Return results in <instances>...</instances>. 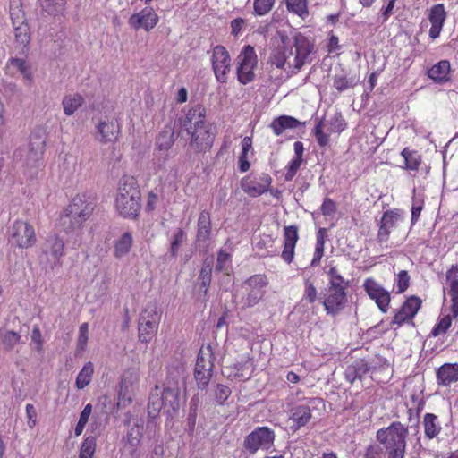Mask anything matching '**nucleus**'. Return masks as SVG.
Listing matches in <instances>:
<instances>
[{
    "mask_svg": "<svg viewBox=\"0 0 458 458\" xmlns=\"http://www.w3.org/2000/svg\"><path fill=\"white\" fill-rule=\"evenodd\" d=\"M313 50V42L301 33L294 35L293 42L285 35H280V41L273 47L268 63L278 69L295 73L305 64L311 62Z\"/></svg>",
    "mask_w": 458,
    "mask_h": 458,
    "instance_id": "obj_1",
    "label": "nucleus"
},
{
    "mask_svg": "<svg viewBox=\"0 0 458 458\" xmlns=\"http://www.w3.org/2000/svg\"><path fill=\"white\" fill-rule=\"evenodd\" d=\"M185 378V368L182 361L175 360L167 368V379L163 390L156 386L151 390L148 401V413L157 414L163 407L175 411L179 408L181 386Z\"/></svg>",
    "mask_w": 458,
    "mask_h": 458,
    "instance_id": "obj_2",
    "label": "nucleus"
},
{
    "mask_svg": "<svg viewBox=\"0 0 458 458\" xmlns=\"http://www.w3.org/2000/svg\"><path fill=\"white\" fill-rule=\"evenodd\" d=\"M183 127L191 137L189 145L196 152H206L213 145L216 129V126L206 121V109L197 105L186 114Z\"/></svg>",
    "mask_w": 458,
    "mask_h": 458,
    "instance_id": "obj_3",
    "label": "nucleus"
},
{
    "mask_svg": "<svg viewBox=\"0 0 458 458\" xmlns=\"http://www.w3.org/2000/svg\"><path fill=\"white\" fill-rule=\"evenodd\" d=\"M140 191L137 180L131 175H123L118 182L115 208L123 217L134 218L140 210Z\"/></svg>",
    "mask_w": 458,
    "mask_h": 458,
    "instance_id": "obj_4",
    "label": "nucleus"
},
{
    "mask_svg": "<svg viewBox=\"0 0 458 458\" xmlns=\"http://www.w3.org/2000/svg\"><path fill=\"white\" fill-rule=\"evenodd\" d=\"M407 437L408 428L400 421H394L377 432V439L383 445L386 458L404 457Z\"/></svg>",
    "mask_w": 458,
    "mask_h": 458,
    "instance_id": "obj_5",
    "label": "nucleus"
},
{
    "mask_svg": "<svg viewBox=\"0 0 458 458\" xmlns=\"http://www.w3.org/2000/svg\"><path fill=\"white\" fill-rule=\"evenodd\" d=\"M93 209V203L86 195H76L64 210L61 216V224L65 230L80 228L90 216Z\"/></svg>",
    "mask_w": 458,
    "mask_h": 458,
    "instance_id": "obj_6",
    "label": "nucleus"
},
{
    "mask_svg": "<svg viewBox=\"0 0 458 458\" xmlns=\"http://www.w3.org/2000/svg\"><path fill=\"white\" fill-rule=\"evenodd\" d=\"M258 56L250 45L244 46L236 57V74L238 81L246 85L255 78Z\"/></svg>",
    "mask_w": 458,
    "mask_h": 458,
    "instance_id": "obj_7",
    "label": "nucleus"
},
{
    "mask_svg": "<svg viewBox=\"0 0 458 458\" xmlns=\"http://www.w3.org/2000/svg\"><path fill=\"white\" fill-rule=\"evenodd\" d=\"M9 242L18 249H30L37 242L35 228L29 222L16 220L9 228Z\"/></svg>",
    "mask_w": 458,
    "mask_h": 458,
    "instance_id": "obj_8",
    "label": "nucleus"
},
{
    "mask_svg": "<svg viewBox=\"0 0 458 458\" xmlns=\"http://www.w3.org/2000/svg\"><path fill=\"white\" fill-rule=\"evenodd\" d=\"M161 313L156 304H148L139 318V340L148 343L157 332Z\"/></svg>",
    "mask_w": 458,
    "mask_h": 458,
    "instance_id": "obj_9",
    "label": "nucleus"
},
{
    "mask_svg": "<svg viewBox=\"0 0 458 458\" xmlns=\"http://www.w3.org/2000/svg\"><path fill=\"white\" fill-rule=\"evenodd\" d=\"M45 145V131L42 129L35 130L30 137V153L26 160V165L30 168V176L37 174L38 169L42 166Z\"/></svg>",
    "mask_w": 458,
    "mask_h": 458,
    "instance_id": "obj_10",
    "label": "nucleus"
},
{
    "mask_svg": "<svg viewBox=\"0 0 458 458\" xmlns=\"http://www.w3.org/2000/svg\"><path fill=\"white\" fill-rule=\"evenodd\" d=\"M210 63L214 75L220 83H225L232 67V59L227 49L222 45L212 48Z\"/></svg>",
    "mask_w": 458,
    "mask_h": 458,
    "instance_id": "obj_11",
    "label": "nucleus"
},
{
    "mask_svg": "<svg viewBox=\"0 0 458 458\" xmlns=\"http://www.w3.org/2000/svg\"><path fill=\"white\" fill-rule=\"evenodd\" d=\"M64 255V242L57 234H50L42 246L40 262L54 268L60 264L61 258Z\"/></svg>",
    "mask_w": 458,
    "mask_h": 458,
    "instance_id": "obj_12",
    "label": "nucleus"
},
{
    "mask_svg": "<svg viewBox=\"0 0 458 458\" xmlns=\"http://www.w3.org/2000/svg\"><path fill=\"white\" fill-rule=\"evenodd\" d=\"M128 429L123 437V446L120 452L123 456L130 458H140L139 446L143 435V426L138 421L131 425L130 420L127 423Z\"/></svg>",
    "mask_w": 458,
    "mask_h": 458,
    "instance_id": "obj_13",
    "label": "nucleus"
},
{
    "mask_svg": "<svg viewBox=\"0 0 458 458\" xmlns=\"http://www.w3.org/2000/svg\"><path fill=\"white\" fill-rule=\"evenodd\" d=\"M275 433L268 427H258L244 441V445L250 453H255L259 449L267 450L274 443Z\"/></svg>",
    "mask_w": 458,
    "mask_h": 458,
    "instance_id": "obj_14",
    "label": "nucleus"
},
{
    "mask_svg": "<svg viewBox=\"0 0 458 458\" xmlns=\"http://www.w3.org/2000/svg\"><path fill=\"white\" fill-rule=\"evenodd\" d=\"M140 380V372L137 369H129L124 371L120 382L118 393L119 407H126L132 401L135 388Z\"/></svg>",
    "mask_w": 458,
    "mask_h": 458,
    "instance_id": "obj_15",
    "label": "nucleus"
},
{
    "mask_svg": "<svg viewBox=\"0 0 458 458\" xmlns=\"http://www.w3.org/2000/svg\"><path fill=\"white\" fill-rule=\"evenodd\" d=\"M272 178L268 174H250L241 181L242 190L250 197H259L269 190Z\"/></svg>",
    "mask_w": 458,
    "mask_h": 458,
    "instance_id": "obj_16",
    "label": "nucleus"
},
{
    "mask_svg": "<svg viewBox=\"0 0 458 458\" xmlns=\"http://www.w3.org/2000/svg\"><path fill=\"white\" fill-rule=\"evenodd\" d=\"M404 221V213L398 209L394 208L386 211L380 220L379 229L377 233V241L379 243H384L388 241L389 235L393 229L396 228L400 223Z\"/></svg>",
    "mask_w": 458,
    "mask_h": 458,
    "instance_id": "obj_17",
    "label": "nucleus"
},
{
    "mask_svg": "<svg viewBox=\"0 0 458 458\" xmlns=\"http://www.w3.org/2000/svg\"><path fill=\"white\" fill-rule=\"evenodd\" d=\"M363 287L369 298L375 301L378 309L386 313L390 304V293L379 283L373 278H367Z\"/></svg>",
    "mask_w": 458,
    "mask_h": 458,
    "instance_id": "obj_18",
    "label": "nucleus"
},
{
    "mask_svg": "<svg viewBox=\"0 0 458 458\" xmlns=\"http://www.w3.org/2000/svg\"><path fill=\"white\" fill-rule=\"evenodd\" d=\"M159 18L155 10L150 6H146L139 13H133L128 20V24L135 30L143 29L150 31L158 23Z\"/></svg>",
    "mask_w": 458,
    "mask_h": 458,
    "instance_id": "obj_19",
    "label": "nucleus"
},
{
    "mask_svg": "<svg viewBox=\"0 0 458 458\" xmlns=\"http://www.w3.org/2000/svg\"><path fill=\"white\" fill-rule=\"evenodd\" d=\"M267 284V279L265 275L258 274L250 276L245 282L247 295L244 300V304L248 307H253L263 297V288Z\"/></svg>",
    "mask_w": 458,
    "mask_h": 458,
    "instance_id": "obj_20",
    "label": "nucleus"
},
{
    "mask_svg": "<svg viewBox=\"0 0 458 458\" xmlns=\"http://www.w3.org/2000/svg\"><path fill=\"white\" fill-rule=\"evenodd\" d=\"M316 399L310 398L305 403L294 406L290 411L289 423L291 429L295 432L305 426L311 419V406Z\"/></svg>",
    "mask_w": 458,
    "mask_h": 458,
    "instance_id": "obj_21",
    "label": "nucleus"
},
{
    "mask_svg": "<svg viewBox=\"0 0 458 458\" xmlns=\"http://www.w3.org/2000/svg\"><path fill=\"white\" fill-rule=\"evenodd\" d=\"M346 301L345 289L327 288L323 305L327 314L335 316L344 308Z\"/></svg>",
    "mask_w": 458,
    "mask_h": 458,
    "instance_id": "obj_22",
    "label": "nucleus"
},
{
    "mask_svg": "<svg viewBox=\"0 0 458 458\" xmlns=\"http://www.w3.org/2000/svg\"><path fill=\"white\" fill-rule=\"evenodd\" d=\"M421 306V300L416 296L408 298L402 307L395 312L393 324L401 326L409 319H411Z\"/></svg>",
    "mask_w": 458,
    "mask_h": 458,
    "instance_id": "obj_23",
    "label": "nucleus"
},
{
    "mask_svg": "<svg viewBox=\"0 0 458 458\" xmlns=\"http://www.w3.org/2000/svg\"><path fill=\"white\" fill-rule=\"evenodd\" d=\"M446 18V13L445 10V6L442 4H437L433 5L428 13V20L431 23V27L429 29V37L432 39H436L439 37L445 21Z\"/></svg>",
    "mask_w": 458,
    "mask_h": 458,
    "instance_id": "obj_24",
    "label": "nucleus"
},
{
    "mask_svg": "<svg viewBox=\"0 0 458 458\" xmlns=\"http://www.w3.org/2000/svg\"><path fill=\"white\" fill-rule=\"evenodd\" d=\"M96 127L98 131L97 139L102 143L115 140L120 132L119 123L114 119L100 121Z\"/></svg>",
    "mask_w": 458,
    "mask_h": 458,
    "instance_id": "obj_25",
    "label": "nucleus"
},
{
    "mask_svg": "<svg viewBox=\"0 0 458 458\" xmlns=\"http://www.w3.org/2000/svg\"><path fill=\"white\" fill-rule=\"evenodd\" d=\"M299 239L298 229L294 225L286 226L284 233V250L282 251V259L290 264L294 257V249Z\"/></svg>",
    "mask_w": 458,
    "mask_h": 458,
    "instance_id": "obj_26",
    "label": "nucleus"
},
{
    "mask_svg": "<svg viewBox=\"0 0 458 458\" xmlns=\"http://www.w3.org/2000/svg\"><path fill=\"white\" fill-rule=\"evenodd\" d=\"M211 233L210 215L208 211L200 212L198 219L197 242L203 248L208 247V242Z\"/></svg>",
    "mask_w": 458,
    "mask_h": 458,
    "instance_id": "obj_27",
    "label": "nucleus"
},
{
    "mask_svg": "<svg viewBox=\"0 0 458 458\" xmlns=\"http://www.w3.org/2000/svg\"><path fill=\"white\" fill-rule=\"evenodd\" d=\"M437 382L444 386L458 382V363H445L439 367L437 370Z\"/></svg>",
    "mask_w": 458,
    "mask_h": 458,
    "instance_id": "obj_28",
    "label": "nucleus"
},
{
    "mask_svg": "<svg viewBox=\"0 0 458 458\" xmlns=\"http://www.w3.org/2000/svg\"><path fill=\"white\" fill-rule=\"evenodd\" d=\"M451 64L448 60H441L435 64L427 72L429 79L437 83H445L451 80Z\"/></svg>",
    "mask_w": 458,
    "mask_h": 458,
    "instance_id": "obj_29",
    "label": "nucleus"
},
{
    "mask_svg": "<svg viewBox=\"0 0 458 458\" xmlns=\"http://www.w3.org/2000/svg\"><path fill=\"white\" fill-rule=\"evenodd\" d=\"M370 369L369 364L363 359L354 360L345 369V378L350 383H354L356 380H361Z\"/></svg>",
    "mask_w": 458,
    "mask_h": 458,
    "instance_id": "obj_30",
    "label": "nucleus"
},
{
    "mask_svg": "<svg viewBox=\"0 0 458 458\" xmlns=\"http://www.w3.org/2000/svg\"><path fill=\"white\" fill-rule=\"evenodd\" d=\"M458 267L452 266L446 272V279L450 281V291L452 306L451 310L454 318L458 317Z\"/></svg>",
    "mask_w": 458,
    "mask_h": 458,
    "instance_id": "obj_31",
    "label": "nucleus"
},
{
    "mask_svg": "<svg viewBox=\"0 0 458 458\" xmlns=\"http://www.w3.org/2000/svg\"><path fill=\"white\" fill-rule=\"evenodd\" d=\"M301 125L300 121L293 116L281 115L275 118L270 123V128L276 136L282 135L288 129H295Z\"/></svg>",
    "mask_w": 458,
    "mask_h": 458,
    "instance_id": "obj_32",
    "label": "nucleus"
},
{
    "mask_svg": "<svg viewBox=\"0 0 458 458\" xmlns=\"http://www.w3.org/2000/svg\"><path fill=\"white\" fill-rule=\"evenodd\" d=\"M84 104L83 97L79 93H70L64 97L62 106L67 116L72 115Z\"/></svg>",
    "mask_w": 458,
    "mask_h": 458,
    "instance_id": "obj_33",
    "label": "nucleus"
},
{
    "mask_svg": "<svg viewBox=\"0 0 458 458\" xmlns=\"http://www.w3.org/2000/svg\"><path fill=\"white\" fill-rule=\"evenodd\" d=\"M195 370H213V352L209 345L200 348L197 357Z\"/></svg>",
    "mask_w": 458,
    "mask_h": 458,
    "instance_id": "obj_34",
    "label": "nucleus"
},
{
    "mask_svg": "<svg viewBox=\"0 0 458 458\" xmlns=\"http://www.w3.org/2000/svg\"><path fill=\"white\" fill-rule=\"evenodd\" d=\"M423 427L426 437L435 438L442 429L438 417L433 413H426L423 417Z\"/></svg>",
    "mask_w": 458,
    "mask_h": 458,
    "instance_id": "obj_35",
    "label": "nucleus"
},
{
    "mask_svg": "<svg viewBox=\"0 0 458 458\" xmlns=\"http://www.w3.org/2000/svg\"><path fill=\"white\" fill-rule=\"evenodd\" d=\"M133 238L130 232L123 233L114 242V255L117 259H121L127 255L132 246Z\"/></svg>",
    "mask_w": 458,
    "mask_h": 458,
    "instance_id": "obj_36",
    "label": "nucleus"
},
{
    "mask_svg": "<svg viewBox=\"0 0 458 458\" xmlns=\"http://www.w3.org/2000/svg\"><path fill=\"white\" fill-rule=\"evenodd\" d=\"M8 64L15 68L22 75L25 81L29 82L33 81L31 65L26 59L12 57L8 60Z\"/></svg>",
    "mask_w": 458,
    "mask_h": 458,
    "instance_id": "obj_37",
    "label": "nucleus"
},
{
    "mask_svg": "<svg viewBox=\"0 0 458 458\" xmlns=\"http://www.w3.org/2000/svg\"><path fill=\"white\" fill-rule=\"evenodd\" d=\"M174 142V132L172 127L165 126L157 139L158 151H168Z\"/></svg>",
    "mask_w": 458,
    "mask_h": 458,
    "instance_id": "obj_38",
    "label": "nucleus"
},
{
    "mask_svg": "<svg viewBox=\"0 0 458 458\" xmlns=\"http://www.w3.org/2000/svg\"><path fill=\"white\" fill-rule=\"evenodd\" d=\"M93 373V363L90 361L85 363L82 369L80 370L79 374L77 375L75 381L76 387L81 390L89 386L92 380Z\"/></svg>",
    "mask_w": 458,
    "mask_h": 458,
    "instance_id": "obj_39",
    "label": "nucleus"
},
{
    "mask_svg": "<svg viewBox=\"0 0 458 458\" xmlns=\"http://www.w3.org/2000/svg\"><path fill=\"white\" fill-rule=\"evenodd\" d=\"M424 207V195L420 191L413 190L412 205H411V225H415L420 218V213Z\"/></svg>",
    "mask_w": 458,
    "mask_h": 458,
    "instance_id": "obj_40",
    "label": "nucleus"
},
{
    "mask_svg": "<svg viewBox=\"0 0 458 458\" xmlns=\"http://www.w3.org/2000/svg\"><path fill=\"white\" fill-rule=\"evenodd\" d=\"M356 84V79L345 73L335 74L334 77L333 86L339 92L353 88Z\"/></svg>",
    "mask_w": 458,
    "mask_h": 458,
    "instance_id": "obj_41",
    "label": "nucleus"
},
{
    "mask_svg": "<svg viewBox=\"0 0 458 458\" xmlns=\"http://www.w3.org/2000/svg\"><path fill=\"white\" fill-rule=\"evenodd\" d=\"M402 157L404 159V168L411 171H416L420 164V157L416 151L405 148L402 151Z\"/></svg>",
    "mask_w": 458,
    "mask_h": 458,
    "instance_id": "obj_42",
    "label": "nucleus"
},
{
    "mask_svg": "<svg viewBox=\"0 0 458 458\" xmlns=\"http://www.w3.org/2000/svg\"><path fill=\"white\" fill-rule=\"evenodd\" d=\"M21 0H10V18L13 25L25 22L24 12Z\"/></svg>",
    "mask_w": 458,
    "mask_h": 458,
    "instance_id": "obj_43",
    "label": "nucleus"
},
{
    "mask_svg": "<svg viewBox=\"0 0 458 458\" xmlns=\"http://www.w3.org/2000/svg\"><path fill=\"white\" fill-rule=\"evenodd\" d=\"M16 42L22 47H27L30 41L29 27L25 22L13 25Z\"/></svg>",
    "mask_w": 458,
    "mask_h": 458,
    "instance_id": "obj_44",
    "label": "nucleus"
},
{
    "mask_svg": "<svg viewBox=\"0 0 458 458\" xmlns=\"http://www.w3.org/2000/svg\"><path fill=\"white\" fill-rule=\"evenodd\" d=\"M288 11L301 18L308 16L307 0H285Z\"/></svg>",
    "mask_w": 458,
    "mask_h": 458,
    "instance_id": "obj_45",
    "label": "nucleus"
},
{
    "mask_svg": "<svg viewBox=\"0 0 458 458\" xmlns=\"http://www.w3.org/2000/svg\"><path fill=\"white\" fill-rule=\"evenodd\" d=\"M326 49L329 56H338L341 54L343 46L340 44L339 38L333 32H330L327 36L326 42Z\"/></svg>",
    "mask_w": 458,
    "mask_h": 458,
    "instance_id": "obj_46",
    "label": "nucleus"
},
{
    "mask_svg": "<svg viewBox=\"0 0 458 458\" xmlns=\"http://www.w3.org/2000/svg\"><path fill=\"white\" fill-rule=\"evenodd\" d=\"M327 124V131L328 132H335L340 133L343 131L345 128V122L343 118L342 114L339 113H336L334 114L333 117H331L327 121H324Z\"/></svg>",
    "mask_w": 458,
    "mask_h": 458,
    "instance_id": "obj_47",
    "label": "nucleus"
},
{
    "mask_svg": "<svg viewBox=\"0 0 458 458\" xmlns=\"http://www.w3.org/2000/svg\"><path fill=\"white\" fill-rule=\"evenodd\" d=\"M326 126V123L320 121L319 123H318V124L315 126L313 130L316 140L320 147H325L328 144L329 135L332 133L327 131Z\"/></svg>",
    "mask_w": 458,
    "mask_h": 458,
    "instance_id": "obj_48",
    "label": "nucleus"
},
{
    "mask_svg": "<svg viewBox=\"0 0 458 458\" xmlns=\"http://www.w3.org/2000/svg\"><path fill=\"white\" fill-rule=\"evenodd\" d=\"M96 445L97 441L95 437H86L81 445L79 458H93Z\"/></svg>",
    "mask_w": 458,
    "mask_h": 458,
    "instance_id": "obj_49",
    "label": "nucleus"
},
{
    "mask_svg": "<svg viewBox=\"0 0 458 458\" xmlns=\"http://www.w3.org/2000/svg\"><path fill=\"white\" fill-rule=\"evenodd\" d=\"M318 297V291L310 278L304 279V291L302 294V301L310 304L315 302Z\"/></svg>",
    "mask_w": 458,
    "mask_h": 458,
    "instance_id": "obj_50",
    "label": "nucleus"
},
{
    "mask_svg": "<svg viewBox=\"0 0 458 458\" xmlns=\"http://www.w3.org/2000/svg\"><path fill=\"white\" fill-rule=\"evenodd\" d=\"M276 0H254L253 13L257 16L267 14L274 7Z\"/></svg>",
    "mask_w": 458,
    "mask_h": 458,
    "instance_id": "obj_51",
    "label": "nucleus"
},
{
    "mask_svg": "<svg viewBox=\"0 0 458 458\" xmlns=\"http://www.w3.org/2000/svg\"><path fill=\"white\" fill-rule=\"evenodd\" d=\"M41 7L50 14L59 13L64 4V0H39Z\"/></svg>",
    "mask_w": 458,
    "mask_h": 458,
    "instance_id": "obj_52",
    "label": "nucleus"
},
{
    "mask_svg": "<svg viewBox=\"0 0 458 458\" xmlns=\"http://www.w3.org/2000/svg\"><path fill=\"white\" fill-rule=\"evenodd\" d=\"M89 340V324L82 323L79 327V334L77 338V349L84 351L87 347Z\"/></svg>",
    "mask_w": 458,
    "mask_h": 458,
    "instance_id": "obj_53",
    "label": "nucleus"
},
{
    "mask_svg": "<svg viewBox=\"0 0 458 458\" xmlns=\"http://www.w3.org/2000/svg\"><path fill=\"white\" fill-rule=\"evenodd\" d=\"M451 324H452V318L450 315H446V316L443 317L432 329L431 335L436 337V336L445 334L448 330V328L451 327Z\"/></svg>",
    "mask_w": 458,
    "mask_h": 458,
    "instance_id": "obj_54",
    "label": "nucleus"
},
{
    "mask_svg": "<svg viewBox=\"0 0 458 458\" xmlns=\"http://www.w3.org/2000/svg\"><path fill=\"white\" fill-rule=\"evenodd\" d=\"M0 340L6 347L12 348L19 343L20 335L13 331H0Z\"/></svg>",
    "mask_w": 458,
    "mask_h": 458,
    "instance_id": "obj_55",
    "label": "nucleus"
},
{
    "mask_svg": "<svg viewBox=\"0 0 458 458\" xmlns=\"http://www.w3.org/2000/svg\"><path fill=\"white\" fill-rule=\"evenodd\" d=\"M185 233L182 229H178L171 241L170 253L173 257H175L178 253L181 244L183 242Z\"/></svg>",
    "mask_w": 458,
    "mask_h": 458,
    "instance_id": "obj_56",
    "label": "nucleus"
},
{
    "mask_svg": "<svg viewBox=\"0 0 458 458\" xmlns=\"http://www.w3.org/2000/svg\"><path fill=\"white\" fill-rule=\"evenodd\" d=\"M410 284V276L405 270H402L397 274L394 285L397 287V293H403Z\"/></svg>",
    "mask_w": 458,
    "mask_h": 458,
    "instance_id": "obj_57",
    "label": "nucleus"
},
{
    "mask_svg": "<svg viewBox=\"0 0 458 458\" xmlns=\"http://www.w3.org/2000/svg\"><path fill=\"white\" fill-rule=\"evenodd\" d=\"M302 163V158L293 157L288 164L285 180L291 181L295 176Z\"/></svg>",
    "mask_w": 458,
    "mask_h": 458,
    "instance_id": "obj_58",
    "label": "nucleus"
},
{
    "mask_svg": "<svg viewBox=\"0 0 458 458\" xmlns=\"http://www.w3.org/2000/svg\"><path fill=\"white\" fill-rule=\"evenodd\" d=\"M246 26V21L242 18H235L230 22L231 35L239 38Z\"/></svg>",
    "mask_w": 458,
    "mask_h": 458,
    "instance_id": "obj_59",
    "label": "nucleus"
},
{
    "mask_svg": "<svg viewBox=\"0 0 458 458\" xmlns=\"http://www.w3.org/2000/svg\"><path fill=\"white\" fill-rule=\"evenodd\" d=\"M212 376V371H205V370H195L194 377L195 380L198 384L199 388L204 389L208 385L210 377Z\"/></svg>",
    "mask_w": 458,
    "mask_h": 458,
    "instance_id": "obj_60",
    "label": "nucleus"
},
{
    "mask_svg": "<svg viewBox=\"0 0 458 458\" xmlns=\"http://www.w3.org/2000/svg\"><path fill=\"white\" fill-rule=\"evenodd\" d=\"M230 261V255L224 250H220L217 255V261L216 268L218 271H225L228 275V263Z\"/></svg>",
    "mask_w": 458,
    "mask_h": 458,
    "instance_id": "obj_61",
    "label": "nucleus"
},
{
    "mask_svg": "<svg viewBox=\"0 0 458 458\" xmlns=\"http://www.w3.org/2000/svg\"><path fill=\"white\" fill-rule=\"evenodd\" d=\"M231 394V390L225 385H217L215 391V397L219 404H223Z\"/></svg>",
    "mask_w": 458,
    "mask_h": 458,
    "instance_id": "obj_62",
    "label": "nucleus"
},
{
    "mask_svg": "<svg viewBox=\"0 0 458 458\" xmlns=\"http://www.w3.org/2000/svg\"><path fill=\"white\" fill-rule=\"evenodd\" d=\"M27 425L33 428L37 425V411L33 404L27 403L25 406Z\"/></svg>",
    "mask_w": 458,
    "mask_h": 458,
    "instance_id": "obj_63",
    "label": "nucleus"
},
{
    "mask_svg": "<svg viewBox=\"0 0 458 458\" xmlns=\"http://www.w3.org/2000/svg\"><path fill=\"white\" fill-rule=\"evenodd\" d=\"M365 458H383L382 447L378 445H370L366 450Z\"/></svg>",
    "mask_w": 458,
    "mask_h": 458,
    "instance_id": "obj_64",
    "label": "nucleus"
}]
</instances>
